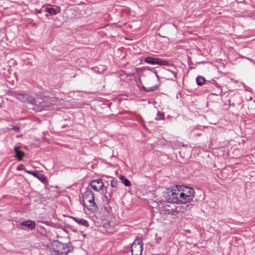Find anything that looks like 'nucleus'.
I'll list each match as a JSON object with an SVG mask.
<instances>
[{"label": "nucleus", "instance_id": "nucleus-1", "mask_svg": "<svg viewBox=\"0 0 255 255\" xmlns=\"http://www.w3.org/2000/svg\"><path fill=\"white\" fill-rule=\"evenodd\" d=\"M181 191L177 189H172L168 191L165 198L169 203H181L182 199L180 197Z\"/></svg>", "mask_w": 255, "mask_h": 255}, {"label": "nucleus", "instance_id": "nucleus-2", "mask_svg": "<svg viewBox=\"0 0 255 255\" xmlns=\"http://www.w3.org/2000/svg\"><path fill=\"white\" fill-rule=\"evenodd\" d=\"M52 250L59 255H67L70 251V248L66 244L58 241H54L52 244Z\"/></svg>", "mask_w": 255, "mask_h": 255}, {"label": "nucleus", "instance_id": "nucleus-3", "mask_svg": "<svg viewBox=\"0 0 255 255\" xmlns=\"http://www.w3.org/2000/svg\"><path fill=\"white\" fill-rule=\"evenodd\" d=\"M194 189L190 187L185 186V189L181 192L180 196L182 199L181 203H186L192 200L194 197Z\"/></svg>", "mask_w": 255, "mask_h": 255}, {"label": "nucleus", "instance_id": "nucleus-4", "mask_svg": "<svg viewBox=\"0 0 255 255\" xmlns=\"http://www.w3.org/2000/svg\"><path fill=\"white\" fill-rule=\"evenodd\" d=\"M14 96L16 99L23 103H27L32 105L36 104L37 101L35 99L28 94L15 93Z\"/></svg>", "mask_w": 255, "mask_h": 255}, {"label": "nucleus", "instance_id": "nucleus-5", "mask_svg": "<svg viewBox=\"0 0 255 255\" xmlns=\"http://www.w3.org/2000/svg\"><path fill=\"white\" fill-rule=\"evenodd\" d=\"M143 246V244L141 240H135L131 247V252L132 255H141Z\"/></svg>", "mask_w": 255, "mask_h": 255}, {"label": "nucleus", "instance_id": "nucleus-6", "mask_svg": "<svg viewBox=\"0 0 255 255\" xmlns=\"http://www.w3.org/2000/svg\"><path fill=\"white\" fill-rule=\"evenodd\" d=\"M144 62L151 64H158L159 65H167L169 64V62L166 60L152 57L144 58Z\"/></svg>", "mask_w": 255, "mask_h": 255}, {"label": "nucleus", "instance_id": "nucleus-7", "mask_svg": "<svg viewBox=\"0 0 255 255\" xmlns=\"http://www.w3.org/2000/svg\"><path fill=\"white\" fill-rule=\"evenodd\" d=\"M89 185H90L93 190L97 192L102 190L104 187V183L100 178L92 180Z\"/></svg>", "mask_w": 255, "mask_h": 255}, {"label": "nucleus", "instance_id": "nucleus-8", "mask_svg": "<svg viewBox=\"0 0 255 255\" xmlns=\"http://www.w3.org/2000/svg\"><path fill=\"white\" fill-rule=\"evenodd\" d=\"M24 171L30 175H33L34 177L37 178L40 181H41L43 183H46L47 182V177L43 174H39L38 171L34 170H28L26 169H24Z\"/></svg>", "mask_w": 255, "mask_h": 255}, {"label": "nucleus", "instance_id": "nucleus-9", "mask_svg": "<svg viewBox=\"0 0 255 255\" xmlns=\"http://www.w3.org/2000/svg\"><path fill=\"white\" fill-rule=\"evenodd\" d=\"M20 149V146H14L13 149L14 152L15 153L14 157L18 161L23 160V157L25 156V153L24 151L21 150Z\"/></svg>", "mask_w": 255, "mask_h": 255}, {"label": "nucleus", "instance_id": "nucleus-10", "mask_svg": "<svg viewBox=\"0 0 255 255\" xmlns=\"http://www.w3.org/2000/svg\"><path fill=\"white\" fill-rule=\"evenodd\" d=\"M142 68H141L137 70V74L138 78L135 77V82L137 87L139 88L140 90L142 91L143 90V85L142 84L141 78L142 77Z\"/></svg>", "mask_w": 255, "mask_h": 255}, {"label": "nucleus", "instance_id": "nucleus-11", "mask_svg": "<svg viewBox=\"0 0 255 255\" xmlns=\"http://www.w3.org/2000/svg\"><path fill=\"white\" fill-rule=\"evenodd\" d=\"M20 225L21 226L27 228L29 230L35 229L36 226L35 222L31 220L22 221L20 223Z\"/></svg>", "mask_w": 255, "mask_h": 255}, {"label": "nucleus", "instance_id": "nucleus-12", "mask_svg": "<svg viewBox=\"0 0 255 255\" xmlns=\"http://www.w3.org/2000/svg\"><path fill=\"white\" fill-rule=\"evenodd\" d=\"M106 189H107V187H106ZM112 189L111 190L110 192L106 190L105 195L102 197V200L105 205H108L109 204L110 200L112 197Z\"/></svg>", "mask_w": 255, "mask_h": 255}, {"label": "nucleus", "instance_id": "nucleus-13", "mask_svg": "<svg viewBox=\"0 0 255 255\" xmlns=\"http://www.w3.org/2000/svg\"><path fill=\"white\" fill-rule=\"evenodd\" d=\"M75 222H76L79 225L83 226L85 227H88L89 226V224L88 222L83 219L77 218L75 217H70Z\"/></svg>", "mask_w": 255, "mask_h": 255}, {"label": "nucleus", "instance_id": "nucleus-14", "mask_svg": "<svg viewBox=\"0 0 255 255\" xmlns=\"http://www.w3.org/2000/svg\"><path fill=\"white\" fill-rule=\"evenodd\" d=\"M94 196V193L92 191V190L90 189H89L88 188H86L85 192L83 194V202L84 203L83 205L85 206V203H84L85 200H87Z\"/></svg>", "mask_w": 255, "mask_h": 255}, {"label": "nucleus", "instance_id": "nucleus-15", "mask_svg": "<svg viewBox=\"0 0 255 255\" xmlns=\"http://www.w3.org/2000/svg\"><path fill=\"white\" fill-rule=\"evenodd\" d=\"M89 203L91 204L90 205V207H91V208L89 209L90 210H93V211H95L98 210V206L96 204V203L95 202V197H91V198L87 200Z\"/></svg>", "mask_w": 255, "mask_h": 255}, {"label": "nucleus", "instance_id": "nucleus-16", "mask_svg": "<svg viewBox=\"0 0 255 255\" xmlns=\"http://www.w3.org/2000/svg\"><path fill=\"white\" fill-rule=\"evenodd\" d=\"M45 16L46 17L48 16V14L47 13H46V12L50 14L51 15H55L58 12V11L55 8H53V7H45Z\"/></svg>", "mask_w": 255, "mask_h": 255}, {"label": "nucleus", "instance_id": "nucleus-17", "mask_svg": "<svg viewBox=\"0 0 255 255\" xmlns=\"http://www.w3.org/2000/svg\"><path fill=\"white\" fill-rule=\"evenodd\" d=\"M174 211L173 209H167L166 208H162L160 211V213L163 215H169V214L173 215Z\"/></svg>", "mask_w": 255, "mask_h": 255}, {"label": "nucleus", "instance_id": "nucleus-18", "mask_svg": "<svg viewBox=\"0 0 255 255\" xmlns=\"http://www.w3.org/2000/svg\"><path fill=\"white\" fill-rule=\"evenodd\" d=\"M119 179L122 181V183L126 186H130L131 184L130 181L127 179L124 175H120Z\"/></svg>", "mask_w": 255, "mask_h": 255}, {"label": "nucleus", "instance_id": "nucleus-19", "mask_svg": "<svg viewBox=\"0 0 255 255\" xmlns=\"http://www.w3.org/2000/svg\"><path fill=\"white\" fill-rule=\"evenodd\" d=\"M205 81V79L204 77L199 76L196 78V83L198 85H202Z\"/></svg>", "mask_w": 255, "mask_h": 255}, {"label": "nucleus", "instance_id": "nucleus-20", "mask_svg": "<svg viewBox=\"0 0 255 255\" xmlns=\"http://www.w3.org/2000/svg\"><path fill=\"white\" fill-rule=\"evenodd\" d=\"M165 71L166 73H167V74H168V73H171L173 74L174 78H169V79H170L172 80H174V79L177 78V72H175L174 71H172V70H170L169 69H165Z\"/></svg>", "mask_w": 255, "mask_h": 255}, {"label": "nucleus", "instance_id": "nucleus-21", "mask_svg": "<svg viewBox=\"0 0 255 255\" xmlns=\"http://www.w3.org/2000/svg\"><path fill=\"white\" fill-rule=\"evenodd\" d=\"M165 71L166 73H167V74H168V73H171L173 74L174 78H169V79H170L172 80H174V79L177 78V72H175L174 71H172V70H170L169 69H165Z\"/></svg>", "mask_w": 255, "mask_h": 255}, {"label": "nucleus", "instance_id": "nucleus-22", "mask_svg": "<svg viewBox=\"0 0 255 255\" xmlns=\"http://www.w3.org/2000/svg\"><path fill=\"white\" fill-rule=\"evenodd\" d=\"M164 119V114L163 113L158 112L155 119L156 120H163Z\"/></svg>", "mask_w": 255, "mask_h": 255}, {"label": "nucleus", "instance_id": "nucleus-23", "mask_svg": "<svg viewBox=\"0 0 255 255\" xmlns=\"http://www.w3.org/2000/svg\"><path fill=\"white\" fill-rule=\"evenodd\" d=\"M157 88V86L156 85H154L151 87H144V91H146V92H151V91H154Z\"/></svg>", "mask_w": 255, "mask_h": 255}, {"label": "nucleus", "instance_id": "nucleus-24", "mask_svg": "<svg viewBox=\"0 0 255 255\" xmlns=\"http://www.w3.org/2000/svg\"><path fill=\"white\" fill-rule=\"evenodd\" d=\"M66 226L67 228L71 230L74 233H77L78 231L77 229L73 225H67Z\"/></svg>", "mask_w": 255, "mask_h": 255}, {"label": "nucleus", "instance_id": "nucleus-25", "mask_svg": "<svg viewBox=\"0 0 255 255\" xmlns=\"http://www.w3.org/2000/svg\"><path fill=\"white\" fill-rule=\"evenodd\" d=\"M118 180H112L111 181V186L112 187H116L118 185Z\"/></svg>", "mask_w": 255, "mask_h": 255}, {"label": "nucleus", "instance_id": "nucleus-26", "mask_svg": "<svg viewBox=\"0 0 255 255\" xmlns=\"http://www.w3.org/2000/svg\"><path fill=\"white\" fill-rule=\"evenodd\" d=\"M37 11V13H45V7L43 6L41 9L37 10V9H35Z\"/></svg>", "mask_w": 255, "mask_h": 255}, {"label": "nucleus", "instance_id": "nucleus-27", "mask_svg": "<svg viewBox=\"0 0 255 255\" xmlns=\"http://www.w3.org/2000/svg\"><path fill=\"white\" fill-rule=\"evenodd\" d=\"M24 167V165L22 164H19L16 168V169L18 171H21V170H24V169H25V168L23 167Z\"/></svg>", "mask_w": 255, "mask_h": 255}, {"label": "nucleus", "instance_id": "nucleus-28", "mask_svg": "<svg viewBox=\"0 0 255 255\" xmlns=\"http://www.w3.org/2000/svg\"><path fill=\"white\" fill-rule=\"evenodd\" d=\"M12 129L16 132H20L19 128L18 127L14 126L13 127Z\"/></svg>", "mask_w": 255, "mask_h": 255}, {"label": "nucleus", "instance_id": "nucleus-29", "mask_svg": "<svg viewBox=\"0 0 255 255\" xmlns=\"http://www.w3.org/2000/svg\"><path fill=\"white\" fill-rule=\"evenodd\" d=\"M103 226L104 228H109L110 227V223H108L107 224H105Z\"/></svg>", "mask_w": 255, "mask_h": 255}, {"label": "nucleus", "instance_id": "nucleus-30", "mask_svg": "<svg viewBox=\"0 0 255 255\" xmlns=\"http://www.w3.org/2000/svg\"><path fill=\"white\" fill-rule=\"evenodd\" d=\"M39 103H40L41 104V106L42 107H44L45 106H46V105L45 104V103L43 102V101L42 102H39Z\"/></svg>", "mask_w": 255, "mask_h": 255}, {"label": "nucleus", "instance_id": "nucleus-31", "mask_svg": "<svg viewBox=\"0 0 255 255\" xmlns=\"http://www.w3.org/2000/svg\"><path fill=\"white\" fill-rule=\"evenodd\" d=\"M154 73H155V75H156V76L157 78L158 79H159V76H158V74H157V72L156 71H154Z\"/></svg>", "mask_w": 255, "mask_h": 255}, {"label": "nucleus", "instance_id": "nucleus-32", "mask_svg": "<svg viewBox=\"0 0 255 255\" xmlns=\"http://www.w3.org/2000/svg\"><path fill=\"white\" fill-rule=\"evenodd\" d=\"M66 127H67V125H64V126L62 127V128H66Z\"/></svg>", "mask_w": 255, "mask_h": 255}]
</instances>
